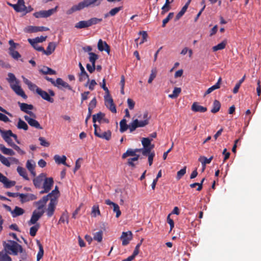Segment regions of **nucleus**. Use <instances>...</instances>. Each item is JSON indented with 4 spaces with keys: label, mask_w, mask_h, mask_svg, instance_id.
<instances>
[{
    "label": "nucleus",
    "mask_w": 261,
    "mask_h": 261,
    "mask_svg": "<svg viewBox=\"0 0 261 261\" xmlns=\"http://www.w3.org/2000/svg\"><path fill=\"white\" fill-rule=\"evenodd\" d=\"M8 76L7 81L10 83L11 88L17 95L24 99H27L28 96L19 85V81L16 78L15 75L12 73H9Z\"/></svg>",
    "instance_id": "1"
},
{
    "label": "nucleus",
    "mask_w": 261,
    "mask_h": 261,
    "mask_svg": "<svg viewBox=\"0 0 261 261\" xmlns=\"http://www.w3.org/2000/svg\"><path fill=\"white\" fill-rule=\"evenodd\" d=\"M3 246L6 252L10 254L17 255L18 251L22 246L16 241L8 240L3 242Z\"/></svg>",
    "instance_id": "2"
},
{
    "label": "nucleus",
    "mask_w": 261,
    "mask_h": 261,
    "mask_svg": "<svg viewBox=\"0 0 261 261\" xmlns=\"http://www.w3.org/2000/svg\"><path fill=\"white\" fill-rule=\"evenodd\" d=\"M143 120L139 121L138 119L134 120L130 123V132L132 133L138 127H144L149 123V120L150 117L148 116V112L146 111L143 113Z\"/></svg>",
    "instance_id": "3"
},
{
    "label": "nucleus",
    "mask_w": 261,
    "mask_h": 261,
    "mask_svg": "<svg viewBox=\"0 0 261 261\" xmlns=\"http://www.w3.org/2000/svg\"><path fill=\"white\" fill-rule=\"evenodd\" d=\"M98 0H84L83 2L79 3L77 5L73 6L70 9H69L66 13L67 14H71L72 13L81 10L86 7L95 4Z\"/></svg>",
    "instance_id": "4"
},
{
    "label": "nucleus",
    "mask_w": 261,
    "mask_h": 261,
    "mask_svg": "<svg viewBox=\"0 0 261 261\" xmlns=\"http://www.w3.org/2000/svg\"><path fill=\"white\" fill-rule=\"evenodd\" d=\"M93 126L94 127V135L96 137L105 139L107 141L111 139L112 133L110 130L102 133L100 128H98V126L96 124H94Z\"/></svg>",
    "instance_id": "5"
},
{
    "label": "nucleus",
    "mask_w": 261,
    "mask_h": 261,
    "mask_svg": "<svg viewBox=\"0 0 261 261\" xmlns=\"http://www.w3.org/2000/svg\"><path fill=\"white\" fill-rule=\"evenodd\" d=\"M54 184V180L52 177L46 178L44 179L43 184V190L40 192V194L48 193L51 189V187Z\"/></svg>",
    "instance_id": "6"
},
{
    "label": "nucleus",
    "mask_w": 261,
    "mask_h": 261,
    "mask_svg": "<svg viewBox=\"0 0 261 261\" xmlns=\"http://www.w3.org/2000/svg\"><path fill=\"white\" fill-rule=\"evenodd\" d=\"M56 9L57 7L48 10H41L34 13L33 15L37 18H47L51 16L56 11Z\"/></svg>",
    "instance_id": "7"
},
{
    "label": "nucleus",
    "mask_w": 261,
    "mask_h": 261,
    "mask_svg": "<svg viewBox=\"0 0 261 261\" xmlns=\"http://www.w3.org/2000/svg\"><path fill=\"white\" fill-rule=\"evenodd\" d=\"M44 213V211L43 210L40 211L35 210L32 213L31 219L28 221V224L31 225L37 224V222L42 217Z\"/></svg>",
    "instance_id": "8"
},
{
    "label": "nucleus",
    "mask_w": 261,
    "mask_h": 261,
    "mask_svg": "<svg viewBox=\"0 0 261 261\" xmlns=\"http://www.w3.org/2000/svg\"><path fill=\"white\" fill-rule=\"evenodd\" d=\"M105 105L112 113H116V106L114 103L113 100L110 94L105 96Z\"/></svg>",
    "instance_id": "9"
},
{
    "label": "nucleus",
    "mask_w": 261,
    "mask_h": 261,
    "mask_svg": "<svg viewBox=\"0 0 261 261\" xmlns=\"http://www.w3.org/2000/svg\"><path fill=\"white\" fill-rule=\"evenodd\" d=\"M9 44L10 45V47L9 49L10 55L15 59H19L21 56L19 53L15 50L16 47V46L18 44L15 43L13 40H10L9 41Z\"/></svg>",
    "instance_id": "10"
},
{
    "label": "nucleus",
    "mask_w": 261,
    "mask_h": 261,
    "mask_svg": "<svg viewBox=\"0 0 261 261\" xmlns=\"http://www.w3.org/2000/svg\"><path fill=\"white\" fill-rule=\"evenodd\" d=\"M79 65L81 70V72L79 74V80L80 82H82L86 79H87V83L85 85V86H87L88 84L90 81L89 75L85 71L84 67L83 66L81 62L79 63Z\"/></svg>",
    "instance_id": "11"
},
{
    "label": "nucleus",
    "mask_w": 261,
    "mask_h": 261,
    "mask_svg": "<svg viewBox=\"0 0 261 261\" xmlns=\"http://www.w3.org/2000/svg\"><path fill=\"white\" fill-rule=\"evenodd\" d=\"M133 239V234L130 231L122 232L120 237V240L122 241V245L126 246L128 245Z\"/></svg>",
    "instance_id": "12"
},
{
    "label": "nucleus",
    "mask_w": 261,
    "mask_h": 261,
    "mask_svg": "<svg viewBox=\"0 0 261 261\" xmlns=\"http://www.w3.org/2000/svg\"><path fill=\"white\" fill-rule=\"evenodd\" d=\"M55 86L61 90H63V88H65L69 90H72L71 87L67 83L64 82L61 78L57 79Z\"/></svg>",
    "instance_id": "13"
},
{
    "label": "nucleus",
    "mask_w": 261,
    "mask_h": 261,
    "mask_svg": "<svg viewBox=\"0 0 261 261\" xmlns=\"http://www.w3.org/2000/svg\"><path fill=\"white\" fill-rule=\"evenodd\" d=\"M24 118L32 127L39 129H43L38 121L35 120V118H32L28 115H25Z\"/></svg>",
    "instance_id": "14"
},
{
    "label": "nucleus",
    "mask_w": 261,
    "mask_h": 261,
    "mask_svg": "<svg viewBox=\"0 0 261 261\" xmlns=\"http://www.w3.org/2000/svg\"><path fill=\"white\" fill-rule=\"evenodd\" d=\"M57 203L56 199L54 198L50 199L46 210V214L48 217H50L54 215Z\"/></svg>",
    "instance_id": "15"
},
{
    "label": "nucleus",
    "mask_w": 261,
    "mask_h": 261,
    "mask_svg": "<svg viewBox=\"0 0 261 261\" xmlns=\"http://www.w3.org/2000/svg\"><path fill=\"white\" fill-rule=\"evenodd\" d=\"M0 182H2L6 188H10L15 186V181L9 180L5 176L0 172Z\"/></svg>",
    "instance_id": "16"
},
{
    "label": "nucleus",
    "mask_w": 261,
    "mask_h": 261,
    "mask_svg": "<svg viewBox=\"0 0 261 261\" xmlns=\"http://www.w3.org/2000/svg\"><path fill=\"white\" fill-rule=\"evenodd\" d=\"M19 198L21 203H24L29 201L34 200L37 199V196L33 194H19Z\"/></svg>",
    "instance_id": "17"
},
{
    "label": "nucleus",
    "mask_w": 261,
    "mask_h": 261,
    "mask_svg": "<svg viewBox=\"0 0 261 261\" xmlns=\"http://www.w3.org/2000/svg\"><path fill=\"white\" fill-rule=\"evenodd\" d=\"M97 47L99 50L102 51H106L108 54L110 52V47L106 41H103L101 39H99L97 44Z\"/></svg>",
    "instance_id": "18"
},
{
    "label": "nucleus",
    "mask_w": 261,
    "mask_h": 261,
    "mask_svg": "<svg viewBox=\"0 0 261 261\" xmlns=\"http://www.w3.org/2000/svg\"><path fill=\"white\" fill-rule=\"evenodd\" d=\"M12 7L18 12H23L26 9L24 0H18L17 4L12 5Z\"/></svg>",
    "instance_id": "19"
},
{
    "label": "nucleus",
    "mask_w": 261,
    "mask_h": 261,
    "mask_svg": "<svg viewBox=\"0 0 261 261\" xmlns=\"http://www.w3.org/2000/svg\"><path fill=\"white\" fill-rule=\"evenodd\" d=\"M37 90H38L37 93L39 94L43 99L51 103H53L54 101V99L49 96V94L47 92L42 90L41 88L37 89Z\"/></svg>",
    "instance_id": "20"
},
{
    "label": "nucleus",
    "mask_w": 261,
    "mask_h": 261,
    "mask_svg": "<svg viewBox=\"0 0 261 261\" xmlns=\"http://www.w3.org/2000/svg\"><path fill=\"white\" fill-rule=\"evenodd\" d=\"M57 43L55 42H50L48 43L46 50L44 49L43 54L47 56L51 55L55 50Z\"/></svg>",
    "instance_id": "21"
},
{
    "label": "nucleus",
    "mask_w": 261,
    "mask_h": 261,
    "mask_svg": "<svg viewBox=\"0 0 261 261\" xmlns=\"http://www.w3.org/2000/svg\"><path fill=\"white\" fill-rule=\"evenodd\" d=\"M27 32L29 33H35L38 32L47 31L49 29L45 27L29 26L27 28Z\"/></svg>",
    "instance_id": "22"
},
{
    "label": "nucleus",
    "mask_w": 261,
    "mask_h": 261,
    "mask_svg": "<svg viewBox=\"0 0 261 261\" xmlns=\"http://www.w3.org/2000/svg\"><path fill=\"white\" fill-rule=\"evenodd\" d=\"M45 175L41 173L38 176L36 177L33 180V184L36 188H40L42 185V181L44 180Z\"/></svg>",
    "instance_id": "23"
},
{
    "label": "nucleus",
    "mask_w": 261,
    "mask_h": 261,
    "mask_svg": "<svg viewBox=\"0 0 261 261\" xmlns=\"http://www.w3.org/2000/svg\"><path fill=\"white\" fill-rule=\"evenodd\" d=\"M23 82L28 85L29 89L32 91H36L37 93V89H40L35 84L32 83L28 79L22 76Z\"/></svg>",
    "instance_id": "24"
},
{
    "label": "nucleus",
    "mask_w": 261,
    "mask_h": 261,
    "mask_svg": "<svg viewBox=\"0 0 261 261\" xmlns=\"http://www.w3.org/2000/svg\"><path fill=\"white\" fill-rule=\"evenodd\" d=\"M191 110L195 112L203 113L207 111L206 107L199 105L197 102H194L192 106Z\"/></svg>",
    "instance_id": "25"
},
{
    "label": "nucleus",
    "mask_w": 261,
    "mask_h": 261,
    "mask_svg": "<svg viewBox=\"0 0 261 261\" xmlns=\"http://www.w3.org/2000/svg\"><path fill=\"white\" fill-rule=\"evenodd\" d=\"M123 7L122 6L115 7L112 9L109 12L104 14V17L105 18H108L110 16H114L116 15L120 11L122 10Z\"/></svg>",
    "instance_id": "26"
},
{
    "label": "nucleus",
    "mask_w": 261,
    "mask_h": 261,
    "mask_svg": "<svg viewBox=\"0 0 261 261\" xmlns=\"http://www.w3.org/2000/svg\"><path fill=\"white\" fill-rule=\"evenodd\" d=\"M48 200V199L47 197L44 196L39 200L36 201L35 203L36 205L38 206V210H43V207H44Z\"/></svg>",
    "instance_id": "27"
},
{
    "label": "nucleus",
    "mask_w": 261,
    "mask_h": 261,
    "mask_svg": "<svg viewBox=\"0 0 261 261\" xmlns=\"http://www.w3.org/2000/svg\"><path fill=\"white\" fill-rule=\"evenodd\" d=\"M18 104L20 107L21 111L25 113H28V111L33 110L34 108V107L32 105H29L25 103H21L20 102H18Z\"/></svg>",
    "instance_id": "28"
},
{
    "label": "nucleus",
    "mask_w": 261,
    "mask_h": 261,
    "mask_svg": "<svg viewBox=\"0 0 261 261\" xmlns=\"http://www.w3.org/2000/svg\"><path fill=\"white\" fill-rule=\"evenodd\" d=\"M54 159L57 164H63L68 166L66 163L67 158L65 155H63L62 156H60L59 155L56 154L54 156Z\"/></svg>",
    "instance_id": "29"
},
{
    "label": "nucleus",
    "mask_w": 261,
    "mask_h": 261,
    "mask_svg": "<svg viewBox=\"0 0 261 261\" xmlns=\"http://www.w3.org/2000/svg\"><path fill=\"white\" fill-rule=\"evenodd\" d=\"M221 81H222L221 77H219L218 80V81H217V83L216 84H215L214 85H213V86H212L210 88H209L206 91L205 93H204V96H205L206 95H207V94L211 93L213 91L220 88V84L221 83Z\"/></svg>",
    "instance_id": "30"
},
{
    "label": "nucleus",
    "mask_w": 261,
    "mask_h": 261,
    "mask_svg": "<svg viewBox=\"0 0 261 261\" xmlns=\"http://www.w3.org/2000/svg\"><path fill=\"white\" fill-rule=\"evenodd\" d=\"M24 213V210L18 206H16L14 209L11 212V215L13 218L22 215Z\"/></svg>",
    "instance_id": "31"
},
{
    "label": "nucleus",
    "mask_w": 261,
    "mask_h": 261,
    "mask_svg": "<svg viewBox=\"0 0 261 261\" xmlns=\"http://www.w3.org/2000/svg\"><path fill=\"white\" fill-rule=\"evenodd\" d=\"M0 150L6 155H14L15 152L11 149L6 148L3 144H0Z\"/></svg>",
    "instance_id": "32"
},
{
    "label": "nucleus",
    "mask_w": 261,
    "mask_h": 261,
    "mask_svg": "<svg viewBox=\"0 0 261 261\" xmlns=\"http://www.w3.org/2000/svg\"><path fill=\"white\" fill-rule=\"evenodd\" d=\"M40 72L43 74L54 75L56 74V71L50 68L47 66H44L42 68L39 70Z\"/></svg>",
    "instance_id": "33"
},
{
    "label": "nucleus",
    "mask_w": 261,
    "mask_h": 261,
    "mask_svg": "<svg viewBox=\"0 0 261 261\" xmlns=\"http://www.w3.org/2000/svg\"><path fill=\"white\" fill-rule=\"evenodd\" d=\"M128 128L130 130V124L127 125L126 120L125 119H122L120 122V132L122 133L125 132Z\"/></svg>",
    "instance_id": "34"
},
{
    "label": "nucleus",
    "mask_w": 261,
    "mask_h": 261,
    "mask_svg": "<svg viewBox=\"0 0 261 261\" xmlns=\"http://www.w3.org/2000/svg\"><path fill=\"white\" fill-rule=\"evenodd\" d=\"M88 20H82L75 24V28L76 29H84L89 27Z\"/></svg>",
    "instance_id": "35"
},
{
    "label": "nucleus",
    "mask_w": 261,
    "mask_h": 261,
    "mask_svg": "<svg viewBox=\"0 0 261 261\" xmlns=\"http://www.w3.org/2000/svg\"><path fill=\"white\" fill-rule=\"evenodd\" d=\"M220 108L221 103L219 102V101L217 100H215L213 102L212 109L211 112L212 113H216L220 110Z\"/></svg>",
    "instance_id": "36"
},
{
    "label": "nucleus",
    "mask_w": 261,
    "mask_h": 261,
    "mask_svg": "<svg viewBox=\"0 0 261 261\" xmlns=\"http://www.w3.org/2000/svg\"><path fill=\"white\" fill-rule=\"evenodd\" d=\"M47 36H40V37H36L34 39H29L28 41L30 44L32 43H38L39 42H43L46 39Z\"/></svg>",
    "instance_id": "37"
},
{
    "label": "nucleus",
    "mask_w": 261,
    "mask_h": 261,
    "mask_svg": "<svg viewBox=\"0 0 261 261\" xmlns=\"http://www.w3.org/2000/svg\"><path fill=\"white\" fill-rule=\"evenodd\" d=\"M17 171L18 172V173H19V174L23 177V178L26 180H29V178H28V174H27V172L26 171V170L22 167H20V166H18L17 168Z\"/></svg>",
    "instance_id": "38"
},
{
    "label": "nucleus",
    "mask_w": 261,
    "mask_h": 261,
    "mask_svg": "<svg viewBox=\"0 0 261 261\" xmlns=\"http://www.w3.org/2000/svg\"><path fill=\"white\" fill-rule=\"evenodd\" d=\"M227 44V41L226 40H223L221 43H219L217 45H215L213 47L212 49L214 51H216L219 50H222L224 49Z\"/></svg>",
    "instance_id": "39"
},
{
    "label": "nucleus",
    "mask_w": 261,
    "mask_h": 261,
    "mask_svg": "<svg viewBox=\"0 0 261 261\" xmlns=\"http://www.w3.org/2000/svg\"><path fill=\"white\" fill-rule=\"evenodd\" d=\"M154 147V145H152L150 147H143L139 150L142 152V153L144 156H147V155L150 154L152 152L151 151Z\"/></svg>",
    "instance_id": "40"
},
{
    "label": "nucleus",
    "mask_w": 261,
    "mask_h": 261,
    "mask_svg": "<svg viewBox=\"0 0 261 261\" xmlns=\"http://www.w3.org/2000/svg\"><path fill=\"white\" fill-rule=\"evenodd\" d=\"M17 127L18 129H22L24 130H27L29 128L28 124L20 118L18 119Z\"/></svg>",
    "instance_id": "41"
},
{
    "label": "nucleus",
    "mask_w": 261,
    "mask_h": 261,
    "mask_svg": "<svg viewBox=\"0 0 261 261\" xmlns=\"http://www.w3.org/2000/svg\"><path fill=\"white\" fill-rule=\"evenodd\" d=\"M37 245L39 247V251L37 255V261H39V260L43 257L44 254V250L42 245L38 241Z\"/></svg>",
    "instance_id": "42"
},
{
    "label": "nucleus",
    "mask_w": 261,
    "mask_h": 261,
    "mask_svg": "<svg viewBox=\"0 0 261 261\" xmlns=\"http://www.w3.org/2000/svg\"><path fill=\"white\" fill-rule=\"evenodd\" d=\"M40 228V224L39 223H37L35 224V225L33 226L30 228V234L32 237H34L36 236V233L38 229Z\"/></svg>",
    "instance_id": "43"
},
{
    "label": "nucleus",
    "mask_w": 261,
    "mask_h": 261,
    "mask_svg": "<svg viewBox=\"0 0 261 261\" xmlns=\"http://www.w3.org/2000/svg\"><path fill=\"white\" fill-rule=\"evenodd\" d=\"M139 151L138 149H136V150H134L132 149H128L126 150V151L122 154V159H125L128 156H134L136 155V152Z\"/></svg>",
    "instance_id": "44"
},
{
    "label": "nucleus",
    "mask_w": 261,
    "mask_h": 261,
    "mask_svg": "<svg viewBox=\"0 0 261 261\" xmlns=\"http://www.w3.org/2000/svg\"><path fill=\"white\" fill-rule=\"evenodd\" d=\"M105 116V114L101 112H99L92 116V121L93 123H95L97 121L100 122Z\"/></svg>",
    "instance_id": "45"
},
{
    "label": "nucleus",
    "mask_w": 261,
    "mask_h": 261,
    "mask_svg": "<svg viewBox=\"0 0 261 261\" xmlns=\"http://www.w3.org/2000/svg\"><path fill=\"white\" fill-rule=\"evenodd\" d=\"M181 88L175 87L172 94L169 95V97L171 98L174 99L178 97L180 93L181 92Z\"/></svg>",
    "instance_id": "46"
},
{
    "label": "nucleus",
    "mask_w": 261,
    "mask_h": 261,
    "mask_svg": "<svg viewBox=\"0 0 261 261\" xmlns=\"http://www.w3.org/2000/svg\"><path fill=\"white\" fill-rule=\"evenodd\" d=\"M213 159V156H211L208 159H207V158H206L204 156H202L199 158L198 160L199 162H200L202 163V165H205L207 164H210L211 162Z\"/></svg>",
    "instance_id": "47"
},
{
    "label": "nucleus",
    "mask_w": 261,
    "mask_h": 261,
    "mask_svg": "<svg viewBox=\"0 0 261 261\" xmlns=\"http://www.w3.org/2000/svg\"><path fill=\"white\" fill-rule=\"evenodd\" d=\"M8 133V130H7V133H6L5 136H4V137H3V138L8 144V145L10 146L13 147V145H15V144H14L12 140L11 139V137L12 136H9Z\"/></svg>",
    "instance_id": "48"
},
{
    "label": "nucleus",
    "mask_w": 261,
    "mask_h": 261,
    "mask_svg": "<svg viewBox=\"0 0 261 261\" xmlns=\"http://www.w3.org/2000/svg\"><path fill=\"white\" fill-rule=\"evenodd\" d=\"M19 252L20 253V259L26 260L28 257V255L26 251L23 249L22 247H20L18 251V253Z\"/></svg>",
    "instance_id": "49"
},
{
    "label": "nucleus",
    "mask_w": 261,
    "mask_h": 261,
    "mask_svg": "<svg viewBox=\"0 0 261 261\" xmlns=\"http://www.w3.org/2000/svg\"><path fill=\"white\" fill-rule=\"evenodd\" d=\"M103 232L102 230L98 231L94 234L93 239L98 242H101L102 240Z\"/></svg>",
    "instance_id": "50"
},
{
    "label": "nucleus",
    "mask_w": 261,
    "mask_h": 261,
    "mask_svg": "<svg viewBox=\"0 0 261 261\" xmlns=\"http://www.w3.org/2000/svg\"><path fill=\"white\" fill-rule=\"evenodd\" d=\"M0 261H12V258L7 254V252L1 251L0 252Z\"/></svg>",
    "instance_id": "51"
},
{
    "label": "nucleus",
    "mask_w": 261,
    "mask_h": 261,
    "mask_svg": "<svg viewBox=\"0 0 261 261\" xmlns=\"http://www.w3.org/2000/svg\"><path fill=\"white\" fill-rule=\"evenodd\" d=\"M89 61L92 63V64H95V62L98 58V55L92 52L89 53Z\"/></svg>",
    "instance_id": "52"
},
{
    "label": "nucleus",
    "mask_w": 261,
    "mask_h": 261,
    "mask_svg": "<svg viewBox=\"0 0 261 261\" xmlns=\"http://www.w3.org/2000/svg\"><path fill=\"white\" fill-rule=\"evenodd\" d=\"M151 141L152 139H150L148 138H143L141 141L143 147H150L153 144H151Z\"/></svg>",
    "instance_id": "53"
},
{
    "label": "nucleus",
    "mask_w": 261,
    "mask_h": 261,
    "mask_svg": "<svg viewBox=\"0 0 261 261\" xmlns=\"http://www.w3.org/2000/svg\"><path fill=\"white\" fill-rule=\"evenodd\" d=\"M91 215L95 217L97 215H100V212L98 205H94L92 208Z\"/></svg>",
    "instance_id": "54"
},
{
    "label": "nucleus",
    "mask_w": 261,
    "mask_h": 261,
    "mask_svg": "<svg viewBox=\"0 0 261 261\" xmlns=\"http://www.w3.org/2000/svg\"><path fill=\"white\" fill-rule=\"evenodd\" d=\"M187 9V6H184L181 10L176 14L175 18V21L179 20L184 15Z\"/></svg>",
    "instance_id": "55"
},
{
    "label": "nucleus",
    "mask_w": 261,
    "mask_h": 261,
    "mask_svg": "<svg viewBox=\"0 0 261 261\" xmlns=\"http://www.w3.org/2000/svg\"><path fill=\"white\" fill-rule=\"evenodd\" d=\"M157 70L156 68H152L151 70V74L148 80V83L151 84L152 81L155 78L156 76Z\"/></svg>",
    "instance_id": "56"
},
{
    "label": "nucleus",
    "mask_w": 261,
    "mask_h": 261,
    "mask_svg": "<svg viewBox=\"0 0 261 261\" xmlns=\"http://www.w3.org/2000/svg\"><path fill=\"white\" fill-rule=\"evenodd\" d=\"M174 16V13L170 12L168 14V16L163 20L162 22V27H165L166 24L169 22V21Z\"/></svg>",
    "instance_id": "57"
},
{
    "label": "nucleus",
    "mask_w": 261,
    "mask_h": 261,
    "mask_svg": "<svg viewBox=\"0 0 261 261\" xmlns=\"http://www.w3.org/2000/svg\"><path fill=\"white\" fill-rule=\"evenodd\" d=\"M89 24V26L91 27L92 25L96 24L102 21V18H97L96 17L91 18V19L88 20Z\"/></svg>",
    "instance_id": "58"
},
{
    "label": "nucleus",
    "mask_w": 261,
    "mask_h": 261,
    "mask_svg": "<svg viewBox=\"0 0 261 261\" xmlns=\"http://www.w3.org/2000/svg\"><path fill=\"white\" fill-rule=\"evenodd\" d=\"M187 167L185 166L177 173L176 179H180L186 173Z\"/></svg>",
    "instance_id": "59"
},
{
    "label": "nucleus",
    "mask_w": 261,
    "mask_h": 261,
    "mask_svg": "<svg viewBox=\"0 0 261 261\" xmlns=\"http://www.w3.org/2000/svg\"><path fill=\"white\" fill-rule=\"evenodd\" d=\"M45 196L47 197V198H48V200L49 199L50 200L53 198H54L55 199H56L57 200V198L59 196V194H58L57 192H56L55 191L53 190L50 193H49Z\"/></svg>",
    "instance_id": "60"
},
{
    "label": "nucleus",
    "mask_w": 261,
    "mask_h": 261,
    "mask_svg": "<svg viewBox=\"0 0 261 261\" xmlns=\"http://www.w3.org/2000/svg\"><path fill=\"white\" fill-rule=\"evenodd\" d=\"M0 161L2 162V163L3 164H4V165H5L7 167H10L11 165V164L9 162L8 159H7L4 156L2 155L1 153H0Z\"/></svg>",
    "instance_id": "61"
},
{
    "label": "nucleus",
    "mask_w": 261,
    "mask_h": 261,
    "mask_svg": "<svg viewBox=\"0 0 261 261\" xmlns=\"http://www.w3.org/2000/svg\"><path fill=\"white\" fill-rule=\"evenodd\" d=\"M26 167L29 170L35 169V164L33 161L28 160L26 164Z\"/></svg>",
    "instance_id": "62"
},
{
    "label": "nucleus",
    "mask_w": 261,
    "mask_h": 261,
    "mask_svg": "<svg viewBox=\"0 0 261 261\" xmlns=\"http://www.w3.org/2000/svg\"><path fill=\"white\" fill-rule=\"evenodd\" d=\"M40 145L44 147H48L50 145V143L47 141L44 138L40 137L39 138Z\"/></svg>",
    "instance_id": "63"
},
{
    "label": "nucleus",
    "mask_w": 261,
    "mask_h": 261,
    "mask_svg": "<svg viewBox=\"0 0 261 261\" xmlns=\"http://www.w3.org/2000/svg\"><path fill=\"white\" fill-rule=\"evenodd\" d=\"M96 102L97 101L96 98L94 97L89 104L88 110L90 109L91 111H92L93 109L96 107Z\"/></svg>",
    "instance_id": "64"
}]
</instances>
